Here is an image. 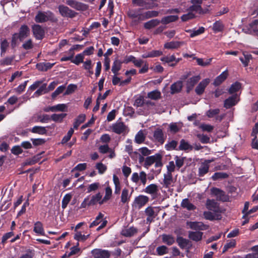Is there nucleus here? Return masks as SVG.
I'll return each instance as SVG.
<instances>
[{"label": "nucleus", "mask_w": 258, "mask_h": 258, "mask_svg": "<svg viewBox=\"0 0 258 258\" xmlns=\"http://www.w3.org/2000/svg\"><path fill=\"white\" fill-rule=\"evenodd\" d=\"M157 153L154 155L147 157L145 160L144 166L145 167H149L152 165L157 160Z\"/></svg>", "instance_id": "39"}, {"label": "nucleus", "mask_w": 258, "mask_h": 258, "mask_svg": "<svg viewBox=\"0 0 258 258\" xmlns=\"http://www.w3.org/2000/svg\"><path fill=\"white\" fill-rule=\"evenodd\" d=\"M47 93L46 84H43L39 89L34 93V95L37 97L43 94Z\"/></svg>", "instance_id": "53"}, {"label": "nucleus", "mask_w": 258, "mask_h": 258, "mask_svg": "<svg viewBox=\"0 0 258 258\" xmlns=\"http://www.w3.org/2000/svg\"><path fill=\"white\" fill-rule=\"evenodd\" d=\"M200 79L201 77L199 75L195 76L188 79L187 80L186 84V92L189 93Z\"/></svg>", "instance_id": "13"}, {"label": "nucleus", "mask_w": 258, "mask_h": 258, "mask_svg": "<svg viewBox=\"0 0 258 258\" xmlns=\"http://www.w3.org/2000/svg\"><path fill=\"white\" fill-rule=\"evenodd\" d=\"M149 201L148 197L144 195H139L136 197L132 204L133 208L140 209Z\"/></svg>", "instance_id": "2"}, {"label": "nucleus", "mask_w": 258, "mask_h": 258, "mask_svg": "<svg viewBox=\"0 0 258 258\" xmlns=\"http://www.w3.org/2000/svg\"><path fill=\"white\" fill-rule=\"evenodd\" d=\"M58 9L59 13L63 17L73 18L77 15V13L64 5H59Z\"/></svg>", "instance_id": "5"}, {"label": "nucleus", "mask_w": 258, "mask_h": 258, "mask_svg": "<svg viewBox=\"0 0 258 258\" xmlns=\"http://www.w3.org/2000/svg\"><path fill=\"white\" fill-rule=\"evenodd\" d=\"M102 195L101 192H99L95 195L92 196H87L82 202L80 209L86 208L91 206H94L99 204L100 205H102L101 204L102 201Z\"/></svg>", "instance_id": "1"}, {"label": "nucleus", "mask_w": 258, "mask_h": 258, "mask_svg": "<svg viewBox=\"0 0 258 258\" xmlns=\"http://www.w3.org/2000/svg\"><path fill=\"white\" fill-rule=\"evenodd\" d=\"M84 55L83 53H79L76 55L75 59H72V62L76 65H79L81 63L84 62Z\"/></svg>", "instance_id": "48"}, {"label": "nucleus", "mask_w": 258, "mask_h": 258, "mask_svg": "<svg viewBox=\"0 0 258 258\" xmlns=\"http://www.w3.org/2000/svg\"><path fill=\"white\" fill-rule=\"evenodd\" d=\"M112 189L110 186H107L105 188V195L104 197L102 198L101 204H104L108 200H109L112 195Z\"/></svg>", "instance_id": "43"}, {"label": "nucleus", "mask_w": 258, "mask_h": 258, "mask_svg": "<svg viewBox=\"0 0 258 258\" xmlns=\"http://www.w3.org/2000/svg\"><path fill=\"white\" fill-rule=\"evenodd\" d=\"M134 191L133 189L130 194H129L128 190L124 188L122 189L121 195V202L123 204L127 203L131 199L132 193Z\"/></svg>", "instance_id": "22"}, {"label": "nucleus", "mask_w": 258, "mask_h": 258, "mask_svg": "<svg viewBox=\"0 0 258 258\" xmlns=\"http://www.w3.org/2000/svg\"><path fill=\"white\" fill-rule=\"evenodd\" d=\"M241 88V84L239 82H235L230 87L228 92L230 94H233L238 92Z\"/></svg>", "instance_id": "34"}, {"label": "nucleus", "mask_w": 258, "mask_h": 258, "mask_svg": "<svg viewBox=\"0 0 258 258\" xmlns=\"http://www.w3.org/2000/svg\"><path fill=\"white\" fill-rule=\"evenodd\" d=\"M72 196L70 194H67L64 195L61 202V207L63 209H64L67 208L68 204L72 199Z\"/></svg>", "instance_id": "46"}, {"label": "nucleus", "mask_w": 258, "mask_h": 258, "mask_svg": "<svg viewBox=\"0 0 258 258\" xmlns=\"http://www.w3.org/2000/svg\"><path fill=\"white\" fill-rule=\"evenodd\" d=\"M23 151L21 146L16 145L11 149V153L15 155H19L23 153Z\"/></svg>", "instance_id": "64"}, {"label": "nucleus", "mask_w": 258, "mask_h": 258, "mask_svg": "<svg viewBox=\"0 0 258 258\" xmlns=\"http://www.w3.org/2000/svg\"><path fill=\"white\" fill-rule=\"evenodd\" d=\"M162 242L170 246L175 242L174 237L170 234H163L161 235Z\"/></svg>", "instance_id": "25"}, {"label": "nucleus", "mask_w": 258, "mask_h": 258, "mask_svg": "<svg viewBox=\"0 0 258 258\" xmlns=\"http://www.w3.org/2000/svg\"><path fill=\"white\" fill-rule=\"evenodd\" d=\"M104 215L102 213L100 212L96 217L95 220L91 223L89 227L92 228L99 225Z\"/></svg>", "instance_id": "56"}, {"label": "nucleus", "mask_w": 258, "mask_h": 258, "mask_svg": "<svg viewBox=\"0 0 258 258\" xmlns=\"http://www.w3.org/2000/svg\"><path fill=\"white\" fill-rule=\"evenodd\" d=\"M224 25L220 20L216 21L213 25L212 29L215 33L222 32L224 30Z\"/></svg>", "instance_id": "33"}, {"label": "nucleus", "mask_w": 258, "mask_h": 258, "mask_svg": "<svg viewBox=\"0 0 258 258\" xmlns=\"http://www.w3.org/2000/svg\"><path fill=\"white\" fill-rule=\"evenodd\" d=\"M33 133L38 134L39 135H45L47 133V130L45 127L41 126H34L31 130Z\"/></svg>", "instance_id": "40"}, {"label": "nucleus", "mask_w": 258, "mask_h": 258, "mask_svg": "<svg viewBox=\"0 0 258 258\" xmlns=\"http://www.w3.org/2000/svg\"><path fill=\"white\" fill-rule=\"evenodd\" d=\"M52 13L48 12L45 13L43 12L39 11L35 17V21L36 23H42L47 22L51 20Z\"/></svg>", "instance_id": "4"}, {"label": "nucleus", "mask_w": 258, "mask_h": 258, "mask_svg": "<svg viewBox=\"0 0 258 258\" xmlns=\"http://www.w3.org/2000/svg\"><path fill=\"white\" fill-rule=\"evenodd\" d=\"M206 205L207 208L210 211H213L216 213L220 212L218 204L214 200L208 199Z\"/></svg>", "instance_id": "19"}, {"label": "nucleus", "mask_w": 258, "mask_h": 258, "mask_svg": "<svg viewBox=\"0 0 258 258\" xmlns=\"http://www.w3.org/2000/svg\"><path fill=\"white\" fill-rule=\"evenodd\" d=\"M148 97L152 100H156L161 98V94L159 91L155 90L149 92L148 93Z\"/></svg>", "instance_id": "41"}, {"label": "nucleus", "mask_w": 258, "mask_h": 258, "mask_svg": "<svg viewBox=\"0 0 258 258\" xmlns=\"http://www.w3.org/2000/svg\"><path fill=\"white\" fill-rule=\"evenodd\" d=\"M178 19V17L176 15H170L163 17L161 22L163 24H167L171 22H173L177 21Z\"/></svg>", "instance_id": "36"}, {"label": "nucleus", "mask_w": 258, "mask_h": 258, "mask_svg": "<svg viewBox=\"0 0 258 258\" xmlns=\"http://www.w3.org/2000/svg\"><path fill=\"white\" fill-rule=\"evenodd\" d=\"M228 76V72L227 70H225L215 79L213 83V85L215 87L220 86L222 83H223L226 80Z\"/></svg>", "instance_id": "15"}, {"label": "nucleus", "mask_w": 258, "mask_h": 258, "mask_svg": "<svg viewBox=\"0 0 258 258\" xmlns=\"http://www.w3.org/2000/svg\"><path fill=\"white\" fill-rule=\"evenodd\" d=\"M211 194L216 197L217 200L222 202H227L229 200V197L225 192L220 188L212 187L211 189Z\"/></svg>", "instance_id": "3"}, {"label": "nucleus", "mask_w": 258, "mask_h": 258, "mask_svg": "<svg viewBox=\"0 0 258 258\" xmlns=\"http://www.w3.org/2000/svg\"><path fill=\"white\" fill-rule=\"evenodd\" d=\"M89 235V234L87 235H83L80 232H77V233L74 235V239L78 241H85L88 239Z\"/></svg>", "instance_id": "58"}, {"label": "nucleus", "mask_w": 258, "mask_h": 258, "mask_svg": "<svg viewBox=\"0 0 258 258\" xmlns=\"http://www.w3.org/2000/svg\"><path fill=\"white\" fill-rule=\"evenodd\" d=\"M211 162L210 160H206L204 162L201 164V166L199 168L198 175L200 177L204 176L207 174L209 170L210 165Z\"/></svg>", "instance_id": "16"}, {"label": "nucleus", "mask_w": 258, "mask_h": 258, "mask_svg": "<svg viewBox=\"0 0 258 258\" xmlns=\"http://www.w3.org/2000/svg\"><path fill=\"white\" fill-rule=\"evenodd\" d=\"M189 10L192 12H196L200 14L204 13L201 5H193L189 8Z\"/></svg>", "instance_id": "55"}, {"label": "nucleus", "mask_w": 258, "mask_h": 258, "mask_svg": "<svg viewBox=\"0 0 258 258\" xmlns=\"http://www.w3.org/2000/svg\"><path fill=\"white\" fill-rule=\"evenodd\" d=\"M122 61L115 59L113 63L111 71L114 75H117L118 72L121 69L122 64Z\"/></svg>", "instance_id": "32"}, {"label": "nucleus", "mask_w": 258, "mask_h": 258, "mask_svg": "<svg viewBox=\"0 0 258 258\" xmlns=\"http://www.w3.org/2000/svg\"><path fill=\"white\" fill-rule=\"evenodd\" d=\"M100 186L99 182H94L88 185L87 188V193H90L92 191H95L97 190Z\"/></svg>", "instance_id": "63"}, {"label": "nucleus", "mask_w": 258, "mask_h": 258, "mask_svg": "<svg viewBox=\"0 0 258 258\" xmlns=\"http://www.w3.org/2000/svg\"><path fill=\"white\" fill-rule=\"evenodd\" d=\"M32 31L34 36L37 40H42L45 35L44 30L38 24H35L32 26Z\"/></svg>", "instance_id": "8"}, {"label": "nucleus", "mask_w": 258, "mask_h": 258, "mask_svg": "<svg viewBox=\"0 0 258 258\" xmlns=\"http://www.w3.org/2000/svg\"><path fill=\"white\" fill-rule=\"evenodd\" d=\"M183 83L181 81H178L170 86V93L171 94H174L176 93H179L182 88Z\"/></svg>", "instance_id": "21"}, {"label": "nucleus", "mask_w": 258, "mask_h": 258, "mask_svg": "<svg viewBox=\"0 0 258 258\" xmlns=\"http://www.w3.org/2000/svg\"><path fill=\"white\" fill-rule=\"evenodd\" d=\"M205 28L203 27H200L198 30H188L187 32H190V37L193 38L196 36L199 35L205 32Z\"/></svg>", "instance_id": "51"}, {"label": "nucleus", "mask_w": 258, "mask_h": 258, "mask_svg": "<svg viewBox=\"0 0 258 258\" xmlns=\"http://www.w3.org/2000/svg\"><path fill=\"white\" fill-rule=\"evenodd\" d=\"M94 258H109L110 253L107 250L95 248L91 251Z\"/></svg>", "instance_id": "7"}, {"label": "nucleus", "mask_w": 258, "mask_h": 258, "mask_svg": "<svg viewBox=\"0 0 258 258\" xmlns=\"http://www.w3.org/2000/svg\"><path fill=\"white\" fill-rule=\"evenodd\" d=\"M86 119V115L84 114H80L76 119L74 122V128L77 129L80 125L84 122Z\"/></svg>", "instance_id": "38"}, {"label": "nucleus", "mask_w": 258, "mask_h": 258, "mask_svg": "<svg viewBox=\"0 0 258 258\" xmlns=\"http://www.w3.org/2000/svg\"><path fill=\"white\" fill-rule=\"evenodd\" d=\"M127 128V126L121 121L117 122L112 125V132L118 135L125 134Z\"/></svg>", "instance_id": "9"}, {"label": "nucleus", "mask_w": 258, "mask_h": 258, "mask_svg": "<svg viewBox=\"0 0 258 258\" xmlns=\"http://www.w3.org/2000/svg\"><path fill=\"white\" fill-rule=\"evenodd\" d=\"M33 231L36 233L41 235H45L44 230L43 227V224L40 221H37L35 223Z\"/></svg>", "instance_id": "31"}, {"label": "nucleus", "mask_w": 258, "mask_h": 258, "mask_svg": "<svg viewBox=\"0 0 258 258\" xmlns=\"http://www.w3.org/2000/svg\"><path fill=\"white\" fill-rule=\"evenodd\" d=\"M158 191V186L155 184H151L148 185L144 190L145 192L150 194L155 195L157 193Z\"/></svg>", "instance_id": "29"}, {"label": "nucleus", "mask_w": 258, "mask_h": 258, "mask_svg": "<svg viewBox=\"0 0 258 258\" xmlns=\"http://www.w3.org/2000/svg\"><path fill=\"white\" fill-rule=\"evenodd\" d=\"M15 33V35H17L19 37V41H22L29 35L30 29L27 25H23L20 28L19 32Z\"/></svg>", "instance_id": "11"}, {"label": "nucleus", "mask_w": 258, "mask_h": 258, "mask_svg": "<svg viewBox=\"0 0 258 258\" xmlns=\"http://www.w3.org/2000/svg\"><path fill=\"white\" fill-rule=\"evenodd\" d=\"M203 215L204 218L210 221H213L214 220H220L222 218L220 214L214 215L211 212L205 211L204 212Z\"/></svg>", "instance_id": "28"}, {"label": "nucleus", "mask_w": 258, "mask_h": 258, "mask_svg": "<svg viewBox=\"0 0 258 258\" xmlns=\"http://www.w3.org/2000/svg\"><path fill=\"white\" fill-rule=\"evenodd\" d=\"M160 22V21L158 19H152L146 22L144 26L146 29H151L159 25Z\"/></svg>", "instance_id": "35"}, {"label": "nucleus", "mask_w": 258, "mask_h": 258, "mask_svg": "<svg viewBox=\"0 0 258 258\" xmlns=\"http://www.w3.org/2000/svg\"><path fill=\"white\" fill-rule=\"evenodd\" d=\"M146 137L145 136L142 131H140L136 134L135 138V141L136 143L140 144L143 143L145 140Z\"/></svg>", "instance_id": "44"}, {"label": "nucleus", "mask_w": 258, "mask_h": 258, "mask_svg": "<svg viewBox=\"0 0 258 258\" xmlns=\"http://www.w3.org/2000/svg\"><path fill=\"white\" fill-rule=\"evenodd\" d=\"M74 132V129L71 128L68 132L67 134L63 137L61 140V143L63 144L67 143L71 139Z\"/></svg>", "instance_id": "59"}, {"label": "nucleus", "mask_w": 258, "mask_h": 258, "mask_svg": "<svg viewBox=\"0 0 258 258\" xmlns=\"http://www.w3.org/2000/svg\"><path fill=\"white\" fill-rule=\"evenodd\" d=\"M67 116L66 113H60L52 114L50 116V119L55 122H61L63 118Z\"/></svg>", "instance_id": "42"}, {"label": "nucleus", "mask_w": 258, "mask_h": 258, "mask_svg": "<svg viewBox=\"0 0 258 258\" xmlns=\"http://www.w3.org/2000/svg\"><path fill=\"white\" fill-rule=\"evenodd\" d=\"M228 177V174L224 172H215L212 176V179L215 181L219 179H225Z\"/></svg>", "instance_id": "50"}, {"label": "nucleus", "mask_w": 258, "mask_h": 258, "mask_svg": "<svg viewBox=\"0 0 258 258\" xmlns=\"http://www.w3.org/2000/svg\"><path fill=\"white\" fill-rule=\"evenodd\" d=\"M66 4L77 10L85 11L88 9V6L76 0H67Z\"/></svg>", "instance_id": "6"}, {"label": "nucleus", "mask_w": 258, "mask_h": 258, "mask_svg": "<svg viewBox=\"0 0 258 258\" xmlns=\"http://www.w3.org/2000/svg\"><path fill=\"white\" fill-rule=\"evenodd\" d=\"M154 141L161 145L164 144L166 136H164L163 132L160 128H156L153 133Z\"/></svg>", "instance_id": "10"}, {"label": "nucleus", "mask_w": 258, "mask_h": 258, "mask_svg": "<svg viewBox=\"0 0 258 258\" xmlns=\"http://www.w3.org/2000/svg\"><path fill=\"white\" fill-rule=\"evenodd\" d=\"M173 181L172 173L167 172L164 174L163 183L165 188H169Z\"/></svg>", "instance_id": "26"}, {"label": "nucleus", "mask_w": 258, "mask_h": 258, "mask_svg": "<svg viewBox=\"0 0 258 258\" xmlns=\"http://www.w3.org/2000/svg\"><path fill=\"white\" fill-rule=\"evenodd\" d=\"M236 241L234 239H232L227 242L224 246L222 252L224 253L227 251L229 248L235 247L236 246Z\"/></svg>", "instance_id": "52"}, {"label": "nucleus", "mask_w": 258, "mask_h": 258, "mask_svg": "<svg viewBox=\"0 0 258 258\" xmlns=\"http://www.w3.org/2000/svg\"><path fill=\"white\" fill-rule=\"evenodd\" d=\"M193 149V147L189 143L186 141L184 139H181L180 141V145L178 147V150L181 151H191Z\"/></svg>", "instance_id": "23"}, {"label": "nucleus", "mask_w": 258, "mask_h": 258, "mask_svg": "<svg viewBox=\"0 0 258 258\" xmlns=\"http://www.w3.org/2000/svg\"><path fill=\"white\" fill-rule=\"evenodd\" d=\"M220 109L218 108L214 109H209L206 112V115L209 118H213L216 116L220 113Z\"/></svg>", "instance_id": "61"}, {"label": "nucleus", "mask_w": 258, "mask_h": 258, "mask_svg": "<svg viewBox=\"0 0 258 258\" xmlns=\"http://www.w3.org/2000/svg\"><path fill=\"white\" fill-rule=\"evenodd\" d=\"M252 58L251 54L244 55V57H240L239 58L240 60L243 63L244 67H247L248 65L249 60Z\"/></svg>", "instance_id": "62"}, {"label": "nucleus", "mask_w": 258, "mask_h": 258, "mask_svg": "<svg viewBox=\"0 0 258 258\" xmlns=\"http://www.w3.org/2000/svg\"><path fill=\"white\" fill-rule=\"evenodd\" d=\"M194 59L197 60V62L198 65L206 67L209 65L212 61V58L208 59L206 60V61H204L202 58L194 57Z\"/></svg>", "instance_id": "60"}, {"label": "nucleus", "mask_w": 258, "mask_h": 258, "mask_svg": "<svg viewBox=\"0 0 258 258\" xmlns=\"http://www.w3.org/2000/svg\"><path fill=\"white\" fill-rule=\"evenodd\" d=\"M66 53L69 54V56H62L60 59V61L62 62L68 60H71L72 59L74 58L75 52L73 49L71 48L67 52H66Z\"/></svg>", "instance_id": "47"}, {"label": "nucleus", "mask_w": 258, "mask_h": 258, "mask_svg": "<svg viewBox=\"0 0 258 258\" xmlns=\"http://www.w3.org/2000/svg\"><path fill=\"white\" fill-rule=\"evenodd\" d=\"M156 252L158 255H163L168 253V248L165 245H161L157 247Z\"/></svg>", "instance_id": "54"}, {"label": "nucleus", "mask_w": 258, "mask_h": 258, "mask_svg": "<svg viewBox=\"0 0 258 258\" xmlns=\"http://www.w3.org/2000/svg\"><path fill=\"white\" fill-rule=\"evenodd\" d=\"M137 232V229L134 227H131L129 228L125 229L122 231L121 234L125 237H131Z\"/></svg>", "instance_id": "37"}, {"label": "nucleus", "mask_w": 258, "mask_h": 258, "mask_svg": "<svg viewBox=\"0 0 258 258\" xmlns=\"http://www.w3.org/2000/svg\"><path fill=\"white\" fill-rule=\"evenodd\" d=\"M203 234V233L200 231H189L188 237L193 241H199L202 239Z\"/></svg>", "instance_id": "24"}, {"label": "nucleus", "mask_w": 258, "mask_h": 258, "mask_svg": "<svg viewBox=\"0 0 258 258\" xmlns=\"http://www.w3.org/2000/svg\"><path fill=\"white\" fill-rule=\"evenodd\" d=\"M9 43L7 39H5L3 40H1L0 43V48H1V55L2 56L3 54H5L6 53L8 47H9Z\"/></svg>", "instance_id": "45"}, {"label": "nucleus", "mask_w": 258, "mask_h": 258, "mask_svg": "<svg viewBox=\"0 0 258 258\" xmlns=\"http://www.w3.org/2000/svg\"><path fill=\"white\" fill-rule=\"evenodd\" d=\"M14 59V56L7 57L4 58V59H2L0 60V65L2 66L11 65Z\"/></svg>", "instance_id": "57"}, {"label": "nucleus", "mask_w": 258, "mask_h": 258, "mask_svg": "<svg viewBox=\"0 0 258 258\" xmlns=\"http://www.w3.org/2000/svg\"><path fill=\"white\" fill-rule=\"evenodd\" d=\"M178 142L175 140H172L170 142H169L168 143H167L165 146V148L167 151H171L173 150H178L176 149V147L177 146Z\"/></svg>", "instance_id": "49"}, {"label": "nucleus", "mask_w": 258, "mask_h": 258, "mask_svg": "<svg viewBox=\"0 0 258 258\" xmlns=\"http://www.w3.org/2000/svg\"><path fill=\"white\" fill-rule=\"evenodd\" d=\"M210 83V79H205L203 80L196 87L195 92L198 95H201L204 92L205 89Z\"/></svg>", "instance_id": "14"}, {"label": "nucleus", "mask_w": 258, "mask_h": 258, "mask_svg": "<svg viewBox=\"0 0 258 258\" xmlns=\"http://www.w3.org/2000/svg\"><path fill=\"white\" fill-rule=\"evenodd\" d=\"M176 242L180 248L183 249L186 248H189L191 246V242L187 239L181 236H178L176 238Z\"/></svg>", "instance_id": "17"}, {"label": "nucleus", "mask_w": 258, "mask_h": 258, "mask_svg": "<svg viewBox=\"0 0 258 258\" xmlns=\"http://www.w3.org/2000/svg\"><path fill=\"white\" fill-rule=\"evenodd\" d=\"M237 97V94H233L225 99L224 102V107L226 109H229L235 105L237 103L236 100Z\"/></svg>", "instance_id": "18"}, {"label": "nucleus", "mask_w": 258, "mask_h": 258, "mask_svg": "<svg viewBox=\"0 0 258 258\" xmlns=\"http://www.w3.org/2000/svg\"><path fill=\"white\" fill-rule=\"evenodd\" d=\"M183 44L182 41H170L164 44V47L166 49H176Z\"/></svg>", "instance_id": "27"}, {"label": "nucleus", "mask_w": 258, "mask_h": 258, "mask_svg": "<svg viewBox=\"0 0 258 258\" xmlns=\"http://www.w3.org/2000/svg\"><path fill=\"white\" fill-rule=\"evenodd\" d=\"M187 225L189 226L190 228L195 230H205L207 227V225H205L202 222H187Z\"/></svg>", "instance_id": "20"}, {"label": "nucleus", "mask_w": 258, "mask_h": 258, "mask_svg": "<svg viewBox=\"0 0 258 258\" xmlns=\"http://www.w3.org/2000/svg\"><path fill=\"white\" fill-rule=\"evenodd\" d=\"M181 206L183 208H186L188 211H193L196 209V207L190 203L188 199L187 198L182 200Z\"/></svg>", "instance_id": "30"}, {"label": "nucleus", "mask_w": 258, "mask_h": 258, "mask_svg": "<svg viewBox=\"0 0 258 258\" xmlns=\"http://www.w3.org/2000/svg\"><path fill=\"white\" fill-rule=\"evenodd\" d=\"M247 33L258 36V19H255L246 26Z\"/></svg>", "instance_id": "12"}]
</instances>
